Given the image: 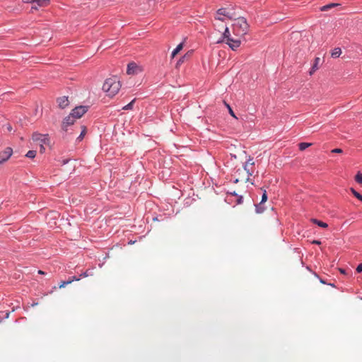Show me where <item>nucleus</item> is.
I'll use <instances>...</instances> for the list:
<instances>
[{
  "mask_svg": "<svg viewBox=\"0 0 362 362\" xmlns=\"http://www.w3.org/2000/svg\"><path fill=\"white\" fill-rule=\"evenodd\" d=\"M120 88V82L115 76L107 78L103 86V91L110 97L115 96Z\"/></svg>",
  "mask_w": 362,
  "mask_h": 362,
  "instance_id": "1",
  "label": "nucleus"
},
{
  "mask_svg": "<svg viewBox=\"0 0 362 362\" xmlns=\"http://www.w3.org/2000/svg\"><path fill=\"white\" fill-rule=\"evenodd\" d=\"M235 22L233 24V33L240 36H244L248 31L249 25L246 19L243 17L235 18Z\"/></svg>",
  "mask_w": 362,
  "mask_h": 362,
  "instance_id": "2",
  "label": "nucleus"
},
{
  "mask_svg": "<svg viewBox=\"0 0 362 362\" xmlns=\"http://www.w3.org/2000/svg\"><path fill=\"white\" fill-rule=\"evenodd\" d=\"M227 18L230 20H233L235 18V14L230 12L226 8H219L214 16L215 21H224V18Z\"/></svg>",
  "mask_w": 362,
  "mask_h": 362,
  "instance_id": "3",
  "label": "nucleus"
},
{
  "mask_svg": "<svg viewBox=\"0 0 362 362\" xmlns=\"http://www.w3.org/2000/svg\"><path fill=\"white\" fill-rule=\"evenodd\" d=\"M32 138L35 141H39L40 144L47 146L50 145V141L48 134H42L37 132H35L33 134Z\"/></svg>",
  "mask_w": 362,
  "mask_h": 362,
  "instance_id": "4",
  "label": "nucleus"
},
{
  "mask_svg": "<svg viewBox=\"0 0 362 362\" xmlns=\"http://www.w3.org/2000/svg\"><path fill=\"white\" fill-rule=\"evenodd\" d=\"M244 171L246 172V175L242 177H240V180H244L245 182H247L249 180L250 177L254 173V168L251 167L250 165H249V163H245L244 165ZM240 177L235 179V182H239Z\"/></svg>",
  "mask_w": 362,
  "mask_h": 362,
  "instance_id": "5",
  "label": "nucleus"
},
{
  "mask_svg": "<svg viewBox=\"0 0 362 362\" xmlns=\"http://www.w3.org/2000/svg\"><path fill=\"white\" fill-rule=\"evenodd\" d=\"M13 153V149L11 147H6L0 151V164L7 161Z\"/></svg>",
  "mask_w": 362,
  "mask_h": 362,
  "instance_id": "6",
  "label": "nucleus"
},
{
  "mask_svg": "<svg viewBox=\"0 0 362 362\" xmlns=\"http://www.w3.org/2000/svg\"><path fill=\"white\" fill-rule=\"evenodd\" d=\"M87 110L88 108L86 106L76 107L72 110L71 115L75 119L80 118L87 112Z\"/></svg>",
  "mask_w": 362,
  "mask_h": 362,
  "instance_id": "7",
  "label": "nucleus"
},
{
  "mask_svg": "<svg viewBox=\"0 0 362 362\" xmlns=\"http://www.w3.org/2000/svg\"><path fill=\"white\" fill-rule=\"evenodd\" d=\"M226 43L230 47V48L235 51L240 46L241 42L240 40H234L233 38L228 39Z\"/></svg>",
  "mask_w": 362,
  "mask_h": 362,
  "instance_id": "8",
  "label": "nucleus"
},
{
  "mask_svg": "<svg viewBox=\"0 0 362 362\" xmlns=\"http://www.w3.org/2000/svg\"><path fill=\"white\" fill-rule=\"evenodd\" d=\"M222 29H223V37L221 39H220L217 41V43H221L223 42H226L227 40H228V39L232 38L230 37V33L229 31V29L226 25H225V27H222Z\"/></svg>",
  "mask_w": 362,
  "mask_h": 362,
  "instance_id": "9",
  "label": "nucleus"
},
{
  "mask_svg": "<svg viewBox=\"0 0 362 362\" xmlns=\"http://www.w3.org/2000/svg\"><path fill=\"white\" fill-rule=\"evenodd\" d=\"M50 0H35V4L31 7V10H37V6L44 7L49 4Z\"/></svg>",
  "mask_w": 362,
  "mask_h": 362,
  "instance_id": "10",
  "label": "nucleus"
},
{
  "mask_svg": "<svg viewBox=\"0 0 362 362\" xmlns=\"http://www.w3.org/2000/svg\"><path fill=\"white\" fill-rule=\"evenodd\" d=\"M74 122H75V118L74 117V116L71 113L70 115H69L68 117H66L64 119L63 124H62V128L64 130H66V127L69 126V125L73 124L74 123Z\"/></svg>",
  "mask_w": 362,
  "mask_h": 362,
  "instance_id": "11",
  "label": "nucleus"
},
{
  "mask_svg": "<svg viewBox=\"0 0 362 362\" xmlns=\"http://www.w3.org/2000/svg\"><path fill=\"white\" fill-rule=\"evenodd\" d=\"M267 200V194L266 190L264 191V193L262 196V200L259 205L256 206V210L257 213H262L264 211V209L261 206V205L264 203Z\"/></svg>",
  "mask_w": 362,
  "mask_h": 362,
  "instance_id": "12",
  "label": "nucleus"
},
{
  "mask_svg": "<svg viewBox=\"0 0 362 362\" xmlns=\"http://www.w3.org/2000/svg\"><path fill=\"white\" fill-rule=\"evenodd\" d=\"M58 105L61 108H65L69 105V100L66 96L59 98L57 99Z\"/></svg>",
  "mask_w": 362,
  "mask_h": 362,
  "instance_id": "13",
  "label": "nucleus"
},
{
  "mask_svg": "<svg viewBox=\"0 0 362 362\" xmlns=\"http://www.w3.org/2000/svg\"><path fill=\"white\" fill-rule=\"evenodd\" d=\"M137 69L138 66L135 63H130L127 66V74H134Z\"/></svg>",
  "mask_w": 362,
  "mask_h": 362,
  "instance_id": "14",
  "label": "nucleus"
},
{
  "mask_svg": "<svg viewBox=\"0 0 362 362\" xmlns=\"http://www.w3.org/2000/svg\"><path fill=\"white\" fill-rule=\"evenodd\" d=\"M183 48V44H179L177 47L172 52L171 57L174 58Z\"/></svg>",
  "mask_w": 362,
  "mask_h": 362,
  "instance_id": "15",
  "label": "nucleus"
},
{
  "mask_svg": "<svg viewBox=\"0 0 362 362\" xmlns=\"http://www.w3.org/2000/svg\"><path fill=\"white\" fill-rule=\"evenodd\" d=\"M320 62V59L319 57H316L315 59V63L312 67V69L311 71H310V74H313V73H314L317 69H318V64Z\"/></svg>",
  "mask_w": 362,
  "mask_h": 362,
  "instance_id": "16",
  "label": "nucleus"
},
{
  "mask_svg": "<svg viewBox=\"0 0 362 362\" xmlns=\"http://www.w3.org/2000/svg\"><path fill=\"white\" fill-rule=\"evenodd\" d=\"M341 49L339 47H336L332 50L331 55L334 58H337L341 55Z\"/></svg>",
  "mask_w": 362,
  "mask_h": 362,
  "instance_id": "17",
  "label": "nucleus"
},
{
  "mask_svg": "<svg viewBox=\"0 0 362 362\" xmlns=\"http://www.w3.org/2000/svg\"><path fill=\"white\" fill-rule=\"evenodd\" d=\"M310 146H312V144L311 143H305V142H302V143H300L298 144V146H299V149L300 151H304L307 148L310 147Z\"/></svg>",
  "mask_w": 362,
  "mask_h": 362,
  "instance_id": "18",
  "label": "nucleus"
},
{
  "mask_svg": "<svg viewBox=\"0 0 362 362\" xmlns=\"http://www.w3.org/2000/svg\"><path fill=\"white\" fill-rule=\"evenodd\" d=\"M313 222L322 228H327L328 226V225L326 223L319 221L317 219H313Z\"/></svg>",
  "mask_w": 362,
  "mask_h": 362,
  "instance_id": "19",
  "label": "nucleus"
},
{
  "mask_svg": "<svg viewBox=\"0 0 362 362\" xmlns=\"http://www.w3.org/2000/svg\"><path fill=\"white\" fill-rule=\"evenodd\" d=\"M222 23L223 22L221 21H215V23H214V26L216 28L218 31L219 32H222L223 30V29H222V27H225L224 25H222Z\"/></svg>",
  "mask_w": 362,
  "mask_h": 362,
  "instance_id": "20",
  "label": "nucleus"
},
{
  "mask_svg": "<svg viewBox=\"0 0 362 362\" xmlns=\"http://www.w3.org/2000/svg\"><path fill=\"white\" fill-rule=\"evenodd\" d=\"M81 128H82V131H81L80 135L78 136V137L77 138V140L78 141H82L85 134H86V128L83 126H82Z\"/></svg>",
  "mask_w": 362,
  "mask_h": 362,
  "instance_id": "21",
  "label": "nucleus"
},
{
  "mask_svg": "<svg viewBox=\"0 0 362 362\" xmlns=\"http://www.w3.org/2000/svg\"><path fill=\"white\" fill-rule=\"evenodd\" d=\"M9 315V312H0V323L3 321L4 319L8 318Z\"/></svg>",
  "mask_w": 362,
  "mask_h": 362,
  "instance_id": "22",
  "label": "nucleus"
},
{
  "mask_svg": "<svg viewBox=\"0 0 362 362\" xmlns=\"http://www.w3.org/2000/svg\"><path fill=\"white\" fill-rule=\"evenodd\" d=\"M351 192L354 194L355 197L362 202V195L360 194L358 192H356L354 188H351Z\"/></svg>",
  "mask_w": 362,
  "mask_h": 362,
  "instance_id": "23",
  "label": "nucleus"
},
{
  "mask_svg": "<svg viewBox=\"0 0 362 362\" xmlns=\"http://www.w3.org/2000/svg\"><path fill=\"white\" fill-rule=\"evenodd\" d=\"M337 5H338L337 4H329L325 5L321 8V11H327L328 9L332 8Z\"/></svg>",
  "mask_w": 362,
  "mask_h": 362,
  "instance_id": "24",
  "label": "nucleus"
},
{
  "mask_svg": "<svg viewBox=\"0 0 362 362\" xmlns=\"http://www.w3.org/2000/svg\"><path fill=\"white\" fill-rule=\"evenodd\" d=\"M26 157L29 158H34L36 156V151H29L27 153H26Z\"/></svg>",
  "mask_w": 362,
  "mask_h": 362,
  "instance_id": "25",
  "label": "nucleus"
},
{
  "mask_svg": "<svg viewBox=\"0 0 362 362\" xmlns=\"http://www.w3.org/2000/svg\"><path fill=\"white\" fill-rule=\"evenodd\" d=\"M355 180L358 183L362 184V174L358 173L355 177Z\"/></svg>",
  "mask_w": 362,
  "mask_h": 362,
  "instance_id": "26",
  "label": "nucleus"
},
{
  "mask_svg": "<svg viewBox=\"0 0 362 362\" xmlns=\"http://www.w3.org/2000/svg\"><path fill=\"white\" fill-rule=\"evenodd\" d=\"M70 284H71V281H68V280H67V281H62V282L59 284V288H64L66 285Z\"/></svg>",
  "mask_w": 362,
  "mask_h": 362,
  "instance_id": "27",
  "label": "nucleus"
},
{
  "mask_svg": "<svg viewBox=\"0 0 362 362\" xmlns=\"http://www.w3.org/2000/svg\"><path fill=\"white\" fill-rule=\"evenodd\" d=\"M135 101V99H134L133 100H132L129 104H127V105H125L124 107H123V110H131L132 108V106H133V104Z\"/></svg>",
  "mask_w": 362,
  "mask_h": 362,
  "instance_id": "28",
  "label": "nucleus"
},
{
  "mask_svg": "<svg viewBox=\"0 0 362 362\" xmlns=\"http://www.w3.org/2000/svg\"><path fill=\"white\" fill-rule=\"evenodd\" d=\"M225 105H226V107H228L230 115L232 117H235V118H237V117H236V116H235V113H234V112L233 111V110H232V109H231V107H230V105H228L226 103H225Z\"/></svg>",
  "mask_w": 362,
  "mask_h": 362,
  "instance_id": "29",
  "label": "nucleus"
},
{
  "mask_svg": "<svg viewBox=\"0 0 362 362\" xmlns=\"http://www.w3.org/2000/svg\"><path fill=\"white\" fill-rule=\"evenodd\" d=\"M246 163H249V165H250L251 167L254 168L255 162L253 160V158H252L250 156L249 157V159Z\"/></svg>",
  "mask_w": 362,
  "mask_h": 362,
  "instance_id": "30",
  "label": "nucleus"
},
{
  "mask_svg": "<svg viewBox=\"0 0 362 362\" xmlns=\"http://www.w3.org/2000/svg\"><path fill=\"white\" fill-rule=\"evenodd\" d=\"M81 279L80 277H76V276H74L72 277L69 278L68 281H71V283L74 281H79Z\"/></svg>",
  "mask_w": 362,
  "mask_h": 362,
  "instance_id": "31",
  "label": "nucleus"
},
{
  "mask_svg": "<svg viewBox=\"0 0 362 362\" xmlns=\"http://www.w3.org/2000/svg\"><path fill=\"white\" fill-rule=\"evenodd\" d=\"M185 58V57L184 56L178 60V62H177V64H176V67H178L182 63H183Z\"/></svg>",
  "mask_w": 362,
  "mask_h": 362,
  "instance_id": "32",
  "label": "nucleus"
},
{
  "mask_svg": "<svg viewBox=\"0 0 362 362\" xmlns=\"http://www.w3.org/2000/svg\"><path fill=\"white\" fill-rule=\"evenodd\" d=\"M342 152H343V151L341 148H334V149L332 150V153H341Z\"/></svg>",
  "mask_w": 362,
  "mask_h": 362,
  "instance_id": "33",
  "label": "nucleus"
},
{
  "mask_svg": "<svg viewBox=\"0 0 362 362\" xmlns=\"http://www.w3.org/2000/svg\"><path fill=\"white\" fill-rule=\"evenodd\" d=\"M357 272L360 273L362 272V263L359 264L356 267Z\"/></svg>",
  "mask_w": 362,
  "mask_h": 362,
  "instance_id": "34",
  "label": "nucleus"
},
{
  "mask_svg": "<svg viewBox=\"0 0 362 362\" xmlns=\"http://www.w3.org/2000/svg\"><path fill=\"white\" fill-rule=\"evenodd\" d=\"M89 276V274H88V271H86L84 273L81 274L80 275V278H82V277H87Z\"/></svg>",
  "mask_w": 362,
  "mask_h": 362,
  "instance_id": "35",
  "label": "nucleus"
},
{
  "mask_svg": "<svg viewBox=\"0 0 362 362\" xmlns=\"http://www.w3.org/2000/svg\"><path fill=\"white\" fill-rule=\"evenodd\" d=\"M23 1L27 4H35V0H23Z\"/></svg>",
  "mask_w": 362,
  "mask_h": 362,
  "instance_id": "36",
  "label": "nucleus"
},
{
  "mask_svg": "<svg viewBox=\"0 0 362 362\" xmlns=\"http://www.w3.org/2000/svg\"><path fill=\"white\" fill-rule=\"evenodd\" d=\"M40 151L41 153H43V152L45 151V147H44V144H40Z\"/></svg>",
  "mask_w": 362,
  "mask_h": 362,
  "instance_id": "37",
  "label": "nucleus"
},
{
  "mask_svg": "<svg viewBox=\"0 0 362 362\" xmlns=\"http://www.w3.org/2000/svg\"><path fill=\"white\" fill-rule=\"evenodd\" d=\"M312 243H313V244L320 245V244H321V242H320V241H319V240H313V241L312 242Z\"/></svg>",
  "mask_w": 362,
  "mask_h": 362,
  "instance_id": "38",
  "label": "nucleus"
},
{
  "mask_svg": "<svg viewBox=\"0 0 362 362\" xmlns=\"http://www.w3.org/2000/svg\"><path fill=\"white\" fill-rule=\"evenodd\" d=\"M38 273H39V274H45V273H44V272H42V271H41V270H39V271H38Z\"/></svg>",
  "mask_w": 362,
  "mask_h": 362,
  "instance_id": "39",
  "label": "nucleus"
},
{
  "mask_svg": "<svg viewBox=\"0 0 362 362\" xmlns=\"http://www.w3.org/2000/svg\"><path fill=\"white\" fill-rule=\"evenodd\" d=\"M340 272H341V273H343V274L344 273V269H340Z\"/></svg>",
  "mask_w": 362,
  "mask_h": 362,
  "instance_id": "40",
  "label": "nucleus"
},
{
  "mask_svg": "<svg viewBox=\"0 0 362 362\" xmlns=\"http://www.w3.org/2000/svg\"><path fill=\"white\" fill-rule=\"evenodd\" d=\"M66 160H64L63 161V164H66Z\"/></svg>",
  "mask_w": 362,
  "mask_h": 362,
  "instance_id": "41",
  "label": "nucleus"
},
{
  "mask_svg": "<svg viewBox=\"0 0 362 362\" xmlns=\"http://www.w3.org/2000/svg\"><path fill=\"white\" fill-rule=\"evenodd\" d=\"M242 197L240 198L239 201H238V203H240V200H241Z\"/></svg>",
  "mask_w": 362,
  "mask_h": 362,
  "instance_id": "42",
  "label": "nucleus"
},
{
  "mask_svg": "<svg viewBox=\"0 0 362 362\" xmlns=\"http://www.w3.org/2000/svg\"><path fill=\"white\" fill-rule=\"evenodd\" d=\"M320 281H321L322 284H325L324 280H321Z\"/></svg>",
  "mask_w": 362,
  "mask_h": 362,
  "instance_id": "43",
  "label": "nucleus"
}]
</instances>
